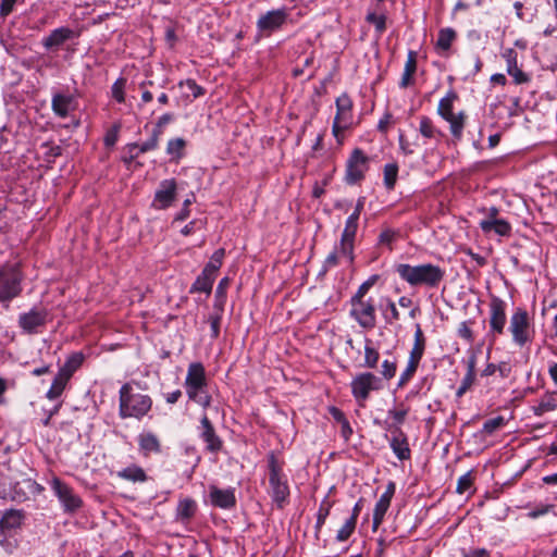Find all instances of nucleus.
<instances>
[{
  "instance_id": "37998d69",
  "label": "nucleus",
  "mask_w": 557,
  "mask_h": 557,
  "mask_svg": "<svg viewBox=\"0 0 557 557\" xmlns=\"http://www.w3.org/2000/svg\"><path fill=\"white\" fill-rule=\"evenodd\" d=\"M230 286V278L223 277L215 289L214 305L213 308L215 311H224V306L226 302V290Z\"/></svg>"
},
{
  "instance_id": "f704fd0d",
  "label": "nucleus",
  "mask_w": 557,
  "mask_h": 557,
  "mask_svg": "<svg viewBox=\"0 0 557 557\" xmlns=\"http://www.w3.org/2000/svg\"><path fill=\"white\" fill-rule=\"evenodd\" d=\"M459 99L456 90L449 89L445 96L438 101L436 112L444 119L454 114V103Z\"/></svg>"
},
{
  "instance_id": "f03ea898",
  "label": "nucleus",
  "mask_w": 557,
  "mask_h": 557,
  "mask_svg": "<svg viewBox=\"0 0 557 557\" xmlns=\"http://www.w3.org/2000/svg\"><path fill=\"white\" fill-rule=\"evenodd\" d=\"M395 272L411 287L437 288L445 277V270L433 263H398Z\"/></svg>"
},
{
  "instance_id": "774afa93",
  "label": "nucleus",
  "mask_w": 557,
  "mask_h": 557,
  "mask_svg": "<svg viewBox=\"0 0 557 557\" xmlns=\"http://www.w3.org/2000/svg\"><path fill=\"white\" fill-rule=\"evenodd\" d=\"M507 73L513 78V82L518 85L530 82V76L524 73L519 66L510 69Z\"/></svg>"
},
{
  "instance_id": "4c0bfd02",
  "label": "nucleus",
  "mask_w": 557,
  "mask_h": 557,
  "mask_svg": "<svg viewBox=\"0 0 557 557\" xmlns=\"http://www.w3.org/2000/svg\"><path fill=\"white\" fill-rule=\"evenodd\" d=\"M197 511V504L193 498L181 499L177 505L176 515L181 521H189Z\"/></svg>"
},
{
  "instance_id": "6ab92c4d",
  "label": "nucleus",
  "mask_w": 557,
  "mask_h": 557,
  "mask_svg": "<svg viewBox=\"0 0 557 557\" xmlns=\"http://www.w3.org/2000/svg\"><path fill=\"white\" fill-rule=\"evenodd\" d=\"M359 226V219L355 215H349L346 219L345 227L341 236L339 249L342 256L347 257L349 262L352 263L355 260V238Z\"/></svg>"
},
{
  "instance_id": "393cba45",
  "label": "nucleus",
  "mask_w": 557,
  "mask_h": 557,
  "mask_svg": "<svg viewBox=\"0 0 557 557\" xmlns=\"http://www.w3.org/2000/svg\"><path fill=\"white\" fill-rule=\"evenodd\" d=\"M417 58L418 53L413 50H409L407 54V60L405 63L404 72L401 75V79L399 82V87L405 89L414 84V74L417 72Z\"/></svg>"
},
{
  "instance_id": "49530a36",
  "label": "nucleus",
  "mask_w": 557,
  "mask_h": 557,
  "mask_svg": "<svg viewBox=\"0 0 557 557\" xmlns=\"http://www.w3.org/2000/svg\"><path fill=\"white\" fill-rule=\"evenodd\" d=\"M380 359L379 351L372 346L371 339L366 341L363 367L375 369Z\"/></svg>"
},
{
  "instance_id": "6e6d98bb",
  "label": "nucleus",
  "mask_w": 557,
  "mask_h": 557,
  "mask_svg": "<svg viewBox=\"0 0 557 557\" xmlns=\"http://www.w3.org/2000/svg\"><path fill=\"white\" fill-rule=\"evenodd\" d=\"M339 255H342L339 246H335L334 249L326 256L322 264L323 273H326L329 270L339 264Z\"/></svg>"
},
{
  "instance_id": "de8ad7c7",
  "label": "nucleus",
  "mask_w": 557,
  "mask_h": 557,
  "mask_svg": "<svg viewBox=\"0 0 557 557\" xmlns=\"http://www.w3.org/2000/svg\"><path fill=\"white\" fill-rule=\"evenodd\" d=\"M399 237V232L389 227H385L381 231L377 237V246L387 247L388 250H393V243Z\"/></svg>"
},
{
  "instance_id": "052dcab7",
  "label": "nucleus",
  "mask_w": 557,
  "mask_h": 557,
  "mask_svg": "<svg viewBox=\"0 0 557 557\" xmlns=\"http://www.w3.org/2000/svg\"><path fill=\"white\" fill-rule=\"evenodd\" d=\"M381 375L384 380H392L397 371V361L385 359L381 366Z\"/></svg>"
},
{
  "instance_id": "f3484780",
  "label": "nucleus",
  "mask_w": 557,
  "mask_h": 557,
  "mask_svg": "<svg viewBox=\"0 0 557 557\" xmlns=\"http://www.w3.org/2000/svg\"><path fill=\"white\" fill-rule=\"evenodd\" d=\"M288 17L289 13L285 8L268 11L258 18L256 23L257 29L261 35L270 36L274 32L280 30L286 24Z\"/></svg>"
},
{
  "instance_id": "4d7b16f0",
  "label": "nucleus",
  "mask_w": 557,
  "mask_h": 557,
  "mask_svg": "<svg viewBox=\"0 0 557 557\" xmlns=\"http://www.w3.org/2000/svg\"><path fill=\"white\" fill-rule=\"evenodd\" d=\"M161 135L152 129L150 137L143 144H138V149L141 153L153 151L158 149L160 144Z\"/></svg>"
},
{
  "instance_id": "72a5a7b5",
  "label": "nucleus",
  "mask_w": 557,
  "mask_h": 557,
  "mask_svg": "<svg viewBox=\"0 0 557 557\" xmlns=\"http://www.w3.org/2000/svg\"><path fill=\"white\" fill-rule=\"evenodd\" d=\"M557 409V392H547L540 403L532 408L534 416L542 417L544 413Z\"/></svg>"
},
{
  "instance_id": "5fc2aeb1",
  "label": "nucleus",
  "mask_w": 557,
  "mask_h": 557,
  "mask_svg": "<svg viewBox=\"0 0 557 557\" xmlns=\"http://www.w3.org/2000/svg\"><path fill=\"white\" fill-rule=\"evenodd\" d=\"M506 420L503 416L488 419L483 423L482 432L486 435H492L495 431L505 426Z\"/></svg>"
},
{
  "instance_id": "13d9d810",
  "label": "nucleus",
  "mask_w": 557,
  "mask_h": 557,
  "mask_svg": "<svg viewBox=\"0 0 557 557\" xmlns=\"http://www.w3.org/2000/svg\"><path fill=\"white\" fill-rule=\"evenodd\" d=\"M475 380L476 374L466 373L456 391V397L461 398L468 391H470L475 383Z\"/></svg>"
},
{
  "instance_id": "e433bc0d",
  "label": "nucleus",
  "mask_w": 557,
  "mask_h": 557,
  "mask_svg": "<svg viewBox=\"0 0 557 557\" xmlns=\"http://www.w3.org/2000/svg\"><path fill=\"white\" fill-rule=\"evenodd\" d=\"M388 442L391 449L400 461L411 458L408 436L404 437V441L401 438H388Z\"/></svg>"
},
{
  "instance_id": "0e129e2a",
  "label": "nucleus",
  "mask_w": 557,
  "mask_h": 557,
  "mask_svg": "<svg viewBox=\"0 0 557 557\" xmlns=\"http://www.w3.org/2000/svg\"><path fill=\"white\" fill-rule=\"evenodd\" d=\"M473 322L471 321H463L459 324L458 329H457V335L467 341V343L469 344H472L473 341H474V334H473V331L472 329L470 327V324H472Z\"/></svg>"
},
{
  "instance_id": "b1692460",
  "label": "nucleus",
  "mask_w": 557,
  "mask_h": 557,
  "mask_svg": "<svg viewBox=\"0 0 557 557\" xmlns=\"http://www.w3.org/2000/svg\"><path fill=\"white\" fill-rule=\"evenodd\" d=\"M138 447L144 457L151 454L158 455L162 451V445L159 437L152 432H143L137 437Z\"/></svg>"
},
{
  "instance_id": "39448f33",
  "label": "nucleus",
  "mask_w": 557,
  "mask_h": 557,
  "mask_svg": "<svg viewBox=\"0 0 557 557\" xmlns=\"http://www.w3.org/2000/svg\"><path fill=\"white\" fill-rule=\"evenodd\" d=\"M24 275L18 263L0 264V301L9 304L23 292Z\"/></svg>"
},
{
  "instance_id": "e2e57ef3",
  "label": "nucleus",
  "mask_w": 557,
  "mask_h": 557,
  "mask_svg": "<svg viewBox=\"0 0 557 557\" xmlns=\"http://www.w3.org/2000/svg\"><path fill=\"white\" fill-rule=\"evenodd\" d=\"M223 311H215L209 317L211 338L216 339L220 336Z\"/></svg>"
},
{
  "instance_id": "5701e85b",
  "label": "nucleus",
  "mask_w": 557,
  "mask_h": 557,
  "mask_svg": "<svg viewBox=\"0 0 557 557\" xmlns=\"http://www.w3.org/2000/svg\"><path fill=\"white\" fill-rule=\"evenodd\" d=\"M52 112L60 119L69 116L75 110V98L70 94L55 92L51 99Z\"/></svg>"
},
{
  "instance_id": "79ce46f5",
  "label": "nucleus",
  "mask_w": 557,
  "mask_h": 557,
  "mask_svg": "<svg viewBox=\"0 0 557 557\" xmlns=\"http://www.w3.org/2000/svg\"><path fill=\"white\" fill-rule=\"evenodd\" d=\"M419 132L428 139H433L443 135V133L434 125L432 119L426 115L420 116Z\"/></svg>"
},
{
  "instance_id": "bf43d9fd",
  "label": "nucleus",
  "mask_w": 557,
  "mask_h": 557,
  "mask_svg": "<svg viewBox=\"0 0 557 557\" xmlns=\"http://www.w3.org/2000/svg\"><path fill=\"white\" fill-rule=\"evenodd\" d=\"M186 86L193 94L194 99L200 98L206 94V89L198 85L197 82L193 78H187L186 81H181L178 83V87Z\"/></svg>"
},
{
  "instance_id": "a211bd4d",
  "label": "nucleus",
  "mask_w": 557,
  "mask_h": 557,
  "mask_svg": "<svg viewBox=\"0 0 557 557\" xmlns=\"http://www.w3.org/2000/svg\"><path fill=\"white\" fill-rule=\"evenodd\" d=\"M177 198V183L175 178H166L160 182L151 202L156 210L169 209Z\"/></svg>"
},
{
  "instance_id": "c03bdc74",
  "label": "nucleus",
  "mask_w": 557,
  "mask_h": 557,
  "mask_svg": "<svg viewBox=\"0 0 557 557\" xmlns=\"http://www.w3.org/2000/svg\"><path fill=\"white\" fill-rule=\"evenodd\" d=\"M127 78L120 76L111 86V96L117 103H125Z\"/></svg>"
},
{
  "instance_id": "69168bd1",
  "label": "nucleus",
  "mask_w": 557,
  "mask_h": 557,
  "mask_svg": "<svg viewBox=\"0 0 557 557\" xmlns=\"http://www.w3.org/2000/svg\"><path fill=\"white\" fill-rule=\"evenodd\" d=\"M472 485H473V478L471 475V472H467L458 479L456 492L458 494H465L467 491H469L471 488Z\"/></svg>"
},
{
  "instance_id": "412c9836",
  "label": "nucleus",
  "mask_w": 557,
  "mask_h": 557,
  "mask_svg": "<svg viewBox=\"0 0 557 557\" xmlns=\"http://www.w3.org/2000/svg\"><path fill=\"white\" fill-rule=\"evenodd\" d=\"M78 36V32H75L70 27L62 26L51 30L47 37L42 38L41 44L46 50L55 51L67 40L77 38Z\"/></svg>"
},
{
  "instance_id": "4be33fe9",
  "label": "nucleus",
  "mask_w": 557,
  "mask_h": 557,
  "mask_svg": "<svg viewBox=\"0 0 557 557\" xmlns=\"http://www.w3.org/2000/svg\"><path fill=\"white\" fill-rule=\"evenodd\" d=\"M210 502L213 507L221 509H232L236 506V496L234 488H219L215 485L210 486Z\"/></svg>"
},
{
  "instance_id": "680f3d73",
  "label": "nucleus",
  "mask_w": 557,
  "mask_h": 557,
  "mask_svg": "<svg viewBox=\"0 0 557 557\" xmlns=\"http://www.w3.org/2000/svg\"><path fill=\"white\" fill-rule=\"evenodd\" d=\"M121 131V123H114L106 133L103 143L106 147H113Z\"/></svg>"
},
{
  "instance_id": "f257e3e1",
  "label": "nucleus",
  "mask_w": 557,
  "mask_h": 557,
  "mask_svg": "<svg viewBox=\"0 0 557 557\" xmlns=\"http://www.w3.org/2000/svg\"><path fill=\"white\" fill-rule=\"evenodd\" d=\"M285 461L278 459L274 451L267 455V474L269 486L267 493L277 509H284L290 499L288 476L284 472Z\"/></svg>"
},
{
  "instance_id": "8fccbe9b",
  "label": "nucleus",
  "mask_w": 557,
  "mask_h": 557,
  "mask_svg": "<svg viewBox=\"0 0 557 557\" xmlns=\"http://www.w3.org/2000/svg\"><path fill=\"white\" fill-rule=\"evenodd\" d=\"M386 20L385 14H376V12H369L366 16V21L374 26L377 36H382L386 30Z\"/></svg>"
},
{
  "instance_id": "c85d7f7f",
  "label": "nucleus",
  "mask_w": 557,
  "mask_h": 557,
  "mask_svg": "<svg viewBox=\"0 0 557 557\" xmlns=\"http://www.w3.org/2000/svg\"><path fill=\"white\" fill-rule=\"evenodd\" d=\"M187 141L182 137L171 138L166 143L165 152L170 156V160L178 163L185 156Z\"/></svg>"
},
{
  "instance_id": "7c9ffc66",
  "label": "nucleus",
  "mask_w": 557,
  "mask_h": 557,
  "mask_svg": "<svg viewBox=\"0 0 557 557\" xmlns=\"http://www.w3.org/2000/svg\"><path fill=\"white\" fill-rule=\"evenodd\" d=\"M457 38V33L451 27L441 28L437 34L435 49L438 53L447 52Z\"/></svg>"
},
{
  "instance_id": "dca6fc26",
  "label": "nucleus",
  "mask_w": 557,
  "mask_h": 557,
  "mask_svg": "<svg viewBox=\"0 0 557 557\" xmlns=\"http://www.w3.org/2000/svg\"><path fill=\"white\" fill-rule=\"evenodd\" d=\"M51 488L61 502L64 512L74 513L83 507L82 498L74 493L73 488L59 478H53Z\"/></svg>"
},
{
  "instance_id": "a19ab883",
  "label": "nucleus",
  "mask_w": 557,
  "mask_h": 557,
  "mask_svg": "<svg viewBox=\"0 0 557 557\" xmlns=\"http://www.w3.org/2000/svg\"><path fill=\"white\" fill-rule=\"evenodd\" d=\"M398 164L396 162L387 163L383 169V184L386 190H394L398 178Z\"/></svg>"
},
{
  "instance_id": "6e6552de",
  "label": "nucleus",
  "mask_w": 557,
  "mask_h": 557,
  "mask_svg": "<svg viewBox=\"0 0 557 557\" xmlns=\"http://www.w3.org/2000/svg\"><path fill=\"white\" fill-rule=\"evenodd\" d=\"M370 158L360 148H355L345 164L344 182L349 185H361L369 171Z\"/></svg>"
},
{
  "instance_id": "bb28decb",
  "label": "nucleus",
  "mask_w": 557,
  "mask_h": 557,
  "mask_svg": "<svg viewBox=\"0 0 557 557\" xmlns=\"http://www.w3.org/2000/svg\"><path fill=\"white\" fill-rule=\"evenodd\" d=\"M479 225L482 232L485 234H490L493 232L499 236L505 237L510 236L512 231L511 224L504 219L493 221H480Z\"/></svg>"
},
{
  "instance_id": "cd10ccee",
  "label": "nucleus",
  "mask_w": 557,
  "mask_h": 557,
  "mask_svg": "<svg viewBox=\"0 0 557 557\" xmlns=\"http://www.w3.org/2000/svg\"><path fill=\"white\" fill-rule=\"evenodd\" d=\"M425 347H426V338L424 336V333H423L420 324H417L414 335H413V345L409 352L408 360L420 363L422 360V357L424 355Z\"/></svg>"
},
{
  "instance_id": "2eb2a0df",
  "label": "nucleus",
  "mask_w": 557,
  "mask_h": 557,
  "mask_svg": "<svg viewBox=\"0 0 557 557\" xmlns=\"http://www.w3.org/2000/svg\"><path fill=\"white\" fill-rule=\"evenodd\" d=\"M198 435L199 438L205 443V450L207 453L218 455L223 450L224 442L222 437L216 433L213 423L206 413L200 419Z\"/></svg>"
},
{
  "instance_id": "c756f323",
  "label": "nucleus",
  "mask_w": 557,
  "mask_h": 557,
  "mask_svg": "<svg viewBox=\"0 0 557 557\" xmlns=\"http://www.w3.org/2000/svg\"><path fill=\"white\" fill-rule=\"evenodd\" d=\"M215 280V275L210 274L209 272H206L203 269L201 273L197 276L195 282L193 283L189 293H206L207 295H210L212 292V286Z\"/></svg>"
},
{
  "instance_id": "9b49d317",
  "label": "nucleus",
  "mask_w": 557,
  "mask_h": 557,
  "mask_svg": "<svg viewBox=\"0 0 557 557\" xmlns=\"http://www.w3.org/2000/svg\"><path fill=\"white\" fill-rule=\"evenodd\" d=\"M25 511L21 509H8L0 519V544L7 548L14 547L16 543H11L10 539L21 529L25 520Z\"/></svg>"
},
{
  "instance_id": "ea45409f",
  "label": "nucleus",
  "mask_w": 557,
  "mask_h": 557,
  "mask_svg": "<svg viewBox=\"0 0 557 557\" xmlns=\"http://www.w3.org/2000/svg\"><path fill=\"white\" fill-rule=\"evenodd\" d=\"M333 505H334V503L332 500H330L329 496L324 497L321 500L319 510L317 513V522L314 525L315 536H318L319 533L321 532V529L324 525Z\"/></svg>"
},
{
  "instance_id": "473e14b6",
  "label": "nucleus",
  "mask_w": 557,
  "mask_h": 557,
  "mask_svg": "<svg viewBox=\"0 0 557 557\" xmlns=\"http://www.w3.org/2000/svg\"><path fill=\"white\" fill-rule=\"evenodd\" d=\"M84 360L85 355L82 351L73 352L66 358L59 372L71 380L73 374L82 367Z\"/></svg>"
},
{
  "instance_id": "2f4dec72",
  "label": "nucleus",
  "mask_w": 557,
  "mask_h": 557,
  "mask_svg": "<svg viewBox=\"0 0 557 557\" xmlns=\"http://www.w3.org/2000/svg\"><path fill=\"white\" fill-rule=\"evenodd\" d=\"M116 475L122 480L133 483H144L148 480L146 471L137 465H132L117 471Z\"/></svg>"
},
{
  "instance_id": "a878e982",
  "label": "nucleus",
  "mask_w": 557,
  "mask_h": 557,
  "mask_svg": "<svg viewBox=\"0 0 557 557\" xmlns=\"http://www.w3.org/2000/svg\"><path fill=\"white\" fill-rule=\"evenodd\" d=\"M467 119L468 114L463 110L443 119L449 124V132L455 140H461Z\"/></svg>"
},
{
  "instance_id": "864d4df0",
  "label": "nucleus",
  "mask_w": 557,
  "mask_h": 557,
  "mask_svg": "<svg viewBox=\"0 0 557 557\" xmlns=\"http://www.w3.org/2000/svg\"><path fill=\"white\" fill-rule=\"evenodd\" d=\"M176 117L174 112H165L158 117L152 129L162 136L165 127L176 121Z\"/></svg>"
},
{
  "instance_id": "603ef678",
  "label": "nucleus",
  "mask_w": 557,
  "mask_h": 557,
  "mask_svg": "<svg viewBox=\"0 0 557 557\" xmlns=\"http://www.w3.org/2000/svg\"><path fill=\"white\" fill-rule=\"evenodd\" d=\"M357 521L348 518L346 522L342 525V528L337 531L336 541L345 542L347 541L356 530Z\"/></svg>"
},
{
  "instance_id": "09e8293b",
  "label": "nucleus",
  "mask_w": 557,
  "mask_h": 557,
  "mask_svg": "<svg viewBox=\"0 0 557 557\" xmlns=\"http://www.w3.org/2000/svg\"><path fill=\"white\" fill-rule=\"evenodd\" d=\"M419 364L420 363H418V362L408 360L407 367L399 375V379L397 382L398 388H404L412 380V377L414 376V374L419 368Z\"/></svg>"
},
{
  "instance_id": "a18cd8bd",
  "label": "nucleus",
  "mask_w": 557,
  "mask_h": 557,
  "mask_svg": "<svg viewBox=\"0 0 557 557\" xmlns=\"http://www.w3.org/2000/svg\"><path fill=\"white\" fill-rule=\"evenodd\" d=\"M224 257H225V249L224 248L216 249L212 253L210 261L205 265L203 270L206 272H209L210 274L216 276L219 269L222 267Z\"/></svg>"
},
{
  "instance_id": "c9c22d12",
  "label": "nucleus",
  "mask_w": 557,
  "mask_h": 557,
  "mask_svg": "<svg viewBox=\"0 0 557 557\" xmlns=\"http://www.w3.org/2000/svg\"><path fill=\"white\" fill-rule=\"evenodd\" d=\"M124 149L125 151L122 156V162L128 170H136L144 165L141 162L137 161L138 157L141 154L137 143L127 144Z\"/></svg>"
},
{
  "instance_id": "1a4fd4ad",
  "label": "nucleus",
  "mask_w": 557,
  "mask_h": 557,
  "mask_svg": "<svg viewBox=\"0 0 557 557\" xmlns=\"http://www.w3.org/2000/svg\"><path fill=\"white\" fill-rule=\"evenodd\" d=\"M509 332L513 344L519 347L532 342L534 331L531 326L529 313L524 308L518 307L512 312L509 320Z\"/></svg>"
},
{
  "instance_id": "f8f14e48",
  "label": "nucleus",
  "mask_w": 557,
  "mask_h": 557,
  "mask_svg": "<svg viewBox=\"0 0 557 557\" xmlns=\"http://www.w3.org/2000/svg\"><path fill=\"white\" fill-rule=\"evenodd\" d=\"M23 486L32 494H36L42 490L36 481L30 479H26L22 483H16L13 486L11 480L0 473V498L5 499L11 497L13 500H26L28 496L23 490Z\"/></svg>"
},
{
  "instance_id": "338daca9",
  "label": "nucleus",
  "mask_w": 557,
  "mask_h": 557,
  "mask_svg": "<svg viewBox=\"0 0 557 557\" xmlns=\"http://www.w3.org/2000/svg\"><path fill=\"white\" fill-rule=\"evenodd\" d=\"M502 55L506 61L507 71H510V69L518 66V53L515 49H505Z\"/></svg>"
},
{
  "instance_id": "aec40b11",
  "label": "nucleus",
  "mask_w": 557,
  "mask_h": 557,
  "mask_svg": "<svg viewBox=\"0 0 557 557\" xmlns=\"http://www.w3.org/2000/svg\"><path fill=\"white\" fill-rule=\"evenodd\" d=\"M396 491V484L389 481L386 485L385 492L381 495L376 502L373 510L372 530L376 532L382 524L384 517L391 506V502Z\"/></svg>"
},
{
  "instance_id": "58836bf2",
  "label": "nucleus",
  "mask_w": 557,
  "mask_h": 557,
  "mask_svg": "<svg viewBox=\"0 0 557 557\" xmlns=\"http://www.w3.org/2000/svg\"><path fill=\"white\" fill-rule=\"evenodd\" d=\"M69 381H70V379L64 376L62 373L58 372L52 381L50 388L48 389V392L46 394V397L49 400H54V399L59 398L62 395V393L64 392Z\"/></svg>"
},
{
  "instance_id": "3c124183",
  "label": "nucleus",
  "mask_w": 557,
  "mask_h": 557,
  "mask_svg": "<svg viewBox=\"0 0 557 557\" xmlns=\"http://www.w3.org/2000/svg\"><path fill=\"white\" fill-rule=\"evenodd\" d=\"M409 413V407L403 404L398 408H393L387 411L388 418L392 420L391 424L403 425Z\"/></svg>"
},
{
  "instance_id": "0eeeda50",
  "label": "nucleus",
  "mask_w": 557,
  "mask_h": 557,
  "mask_svg": "<svg viewBox=\"0 0 557 557\" xmlns=\"http://www.w3.org/2000/svg\"><path fill=\"white\" fill-rule=\"evenodd\" d=\"M384 383L372 372L358 373L350 382L351 395L359 406L363 407L372 392L383 389Z\"/></svg>"
},
{
  "instance_id": "7ed1b4c3",
  "label": "nucleus",
  "mask_w": 557,
  "mask_h": 557,
  "mask_svg": "<svg viewBox=\"0 0 557 557\" xmlns=\"http://www.w3.org/2000/svg\"><path fill=\"white\" fill-rule=\"evenodd\" d=\"M152 398L148 394L135 393L129 383H124L119 391V417L134 418L140 421L151 410Z\"/></svg>"
},
{
  "instance_id": "20e7f679",
  "label": "nucleus",
  "mask_w": 557,
  "mask_h": 557,
  "mask_svg": "<svg viewBox=\"0 0 557 557\" xmlns=\"http://www.w3.org/2000/svg\"><path fill=\"white\" fill-rule=\"evenodd\" d=\"M184 386L190 401L205 409L211 406L212 397L207 391L208 380L201 362H191L188 366Z\"/></svg>"
},
{
  "instance_id": "9d476101",
  "label": "nucleus",
  "mask_w": 557,
  "mask_h": 557,
  "mask_svg": "<svg viewBox=\"0 0 557 557\" xmlns=\"http://www.w3.org/2000/svg\"><path fill=\"white\" fill-rule=\"evenodd\" d=\"M336 114L332 125V134L336 140L341 144V134L343 131L349 128L352 125L354 103L350 96L347 92H343L335 100Z\"/></svg>"
},
{
  "instance_id": "4468645a",
  "label": "nucleus",
  "mask_w": 557,
  "mask_h": 557,
  "mask_svg": "<svg viewBox=\"0 0 557 557\" xmlns=\"http://www.w3.org/2000/svg\"><path fill=\"white\" fill-rule=\"evenodd\" d=\"M490 331L488 334H491L494 338L496 336L503 335L507 322V304L504 299L499 298L498 296L491 295L490 298Z\"/></svg>"
},
{
  "instance_id": "423d86ee",
  "label": "nucleus",
  "mask_w": 557,
  "mask_h": 557,
  "mask_svg": "<svg viewBox=\"0 0 557 557\" xmlns=\"http://www.w3.org/2000/svg\"><path fill=\"white\" fill-rule=\"evenodd\" d=\"M349 305V317L361 329L371 331L376 326V308L372 297L350 298Z\"/></svg>"
},
{
  "instance_id": "ddd939ff",
  "label": "nucleus",
  "mask_w": 557,
  "mask_h": 557,
  "mask_svg": "<svg viewBox=\"0 0 557 557\" xmlns=\"http://www.w3.org/2000/svg\"><path fill=\"white\" fill-rule=\"evenodd\" d=\"M49 312L44 307H33L18 315V326L23 333L34 335L41 333L48 323Z\"/></svg>"
}]
</instances>
